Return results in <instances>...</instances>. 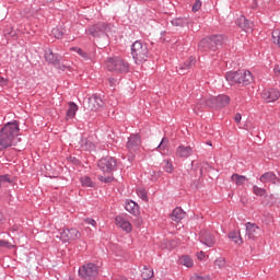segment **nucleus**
Wrapping results in <instances>:
<instances>
[{
    "mask_svg": "<svg viewBox=\"0 0 280 280\" xmlns=\"http://www.w3.org/2000/svg\"><path fill=\"white\" fill-rule=\"evenodd\" d=\"M164 170L167 172V174H172L174 172V164H172V161H165Z\"/></svg>",
    "mask_w": 280,
    "mask_h": 280,
    "instance_id": "39",
    "label": "nucleus"
},
{
    "mask_svg": "<svg viewBox=\"0 0 280 280\" xmlns=\"http://www.w3.org/2000/svg\"><path fill=\"white\" fill-rule=\"evenodd\" d=\"M199 241L201 244H205V246H208V248H213V246H215V236L207 230L200 231Z\"/></svg>",
    "mask_w": 280,
    "mask_h": 280,
    "instance_id": "11",
    "label": "nucleus"
},
{
    "mask_svg": "<svg viewBox=\"0 0 280 280\" xmlns=\"http://www.w3.org/2000/svg\"><path fill=\"white\" fill-rule=\"evenodd\" d=\"M80 183L82 187H95V182H93V179H91L89 176L81 177Z\"/></svg>",
    "mask_w": 280,
    "mask_h": 280,
    "instance_id": "33",
    "label": "nucleus"
},
{
    "mask_svg": "<svg viewBox=\"0 0 280 280\" xmlns=\"http://www.w3.org/2000/svg\"><path fill=\"white\" fill-rule=\"evenodd\" d=\"M161 176H163V172H161V171L155 172L156 180H159V178H161Z\"/></svg>",
    "mask_w": 280,
    "mask_h": 280,
    "instance_id": "54",
    "label": "nucleus"
},
{
    "mask_svg": "<svg viewBox=\"0 0 280 280\" xmlns=\"http://www.w3.org/2000/svg\"><path fill=\"white\" fill-rule=\"evenodd\" d=\"M231 180H234L235 185L237 187L244 185V183H246V180H248V177L247 176H244V175H240L237 173H234L232 176H231Z\"/></svg>",
    "mask_w": 280,
    "mask_h": 280,
    "instance_id": "25",
    "label": "nucleus"
},
{
    "mask_svg": "<svg viewBox=\"0 0 280 280\" xmlns=\"http://www.w3.org/2000/svg\"><path fill=\"white\" fill-rule=\"evenodd\" d=\"M45 60L46 62H49V65L58 67V65H60V60H62V57H60V55L58 54H54V50H51V48H47L45 50Z\"/></svg>",
    "mask_w": 280,
    "mask_h": 280,
    "instance_id": "14",
    "label": "nucleus"
},
{
    "mask_svg": "<svg viewBox=\"0 0 280 280\" xmlns=\"http://www.w3.org/2000/svg\"><path fill=\"white\" fill-rule=\"evenodd\" d=\"M108 84H109V86H115V84H117V79H115V78H109L108 79Z\"/></svg>",
    "mask_w": 280,
    "mask_h": 280,
    "instance_id": "49",
    "label": "nucleus"
},
{
    "mask_svg": "<svg viewBox=\"0 0 280 280\" xmlns=\"http://www.w3.org/2000/svg\"><path fill=\"white\" fill-rule=\"evenodd\" d=\"M48 3H51V1H54V0H46Z\"/></svg>",
    "mask_w": 280,
    "mask_h": 280,
    "instance_id": "60",
    "label": "nucleus"
},
{
    "mask_svg": "<svg viewBox=\"0 0 280 280\" xmlns=\"http://www.w3.org/2000/svg\"><path fill=\"white\" fill-rule=\"evenodd\" d=\"M5 218H3V213L0 211V224L4 222Z\"/></svg>",
    "mask_w": 280,
    "mask_h": 280,
    "instance_id": "55",
    "label": "nucleus"
},
{
    "mask_svg": "<svg viewBox=\"0 0 280 280\" xmlns=\"http://www.w3.org/2000/svg\"><path fill=\"white\" fill-rule=\"evenodd\" d=\"M51 34L52 36H55V38H62V36H65V34H67V30H65L62 26L60 27H55L51 30Z\"/></svg>",
    "mask_w": 280,
    "mask_h": 280,
    "instance_id": "31",
    "label": "nucleus"
},
{
    "mask_svg": "<svg viewBox=\"0 0 280 280\" xmlns=\"http://www.w3.org/2000/svg\"><path fill=\"white\" fill-rule=\"evenodd\" d=\"M55 67H57V69H59L60 71H67V69H70V67L67 65H60V61H59V65Z\"/></svg>",
    "mask_w": 280,
    "mask_h": 280,
    "instance_id": "46",
    "label": "nucleus"
},
{
    "mask_svg": "<svg viewBox=\"0 0 280 280\" xmlns=\"http://www.w3.org/2000/svg\"><path fill=\"white\" fill-rule=\"evenodd\" d=\"M208 143V145H211V142H207Z\"/></svg>",
    "mask_w": 280,
    "mask_h": 280,
    "instance_id": "61",
    "label": "nucleus"
},
{
    "mask_svg": "<svg viewBox=\"0 0 280 280\" xmlns=\"http://www.w3.org/2000/svg\"><path fill=\"white\" fill-rule=\"evenodd\" d=\"M276 75H280V70L276 71Z\"/></svg>",
    "mask_w": 280,
    "mask_h": 280,
    "instance_id": "59",
    "label": "nucleus"
},
{
    "mask_svg": "<svg viewBox=\"0 0 280 280\" xmlns=\"http://www.w3.org/2000/svg\"><path fill=\"white\" fill-rule=\"evenodd\" d=\"M8 84V79L0 77V86H5Z\"/></svg>",
    "mask_w": 280,
    "mask_h": 280,
    "instance_id": "52",
    "label": "nucleus"
},
{
    "mask_svg": "<svg viewBox=\"0 0 280 280\" xmlns=\"http://www.w3.org/2000/svg\"><path fill=\"white\" fill-rule=\"evenodd\" d=\"M126 148L129 152L128 161L132 163V161H135V152L141 148V136H139V133H131Z\"/></svg>",
    "mask_w": 280,
    "mask_h": 280,
    "instance_id": "8",
    "label": "nucleus"
},
{
    "mask_svg": "<svg viewBox=\"0 0 280 280\" xmlns=\"http://www.w3.org/2000/svg\"><path fill=\"white\" fill-rule=\"evenodd\" d=\"M225 80L231 86H235V84L248 86L253 82V73L248 70L229 71L225 74Z\"/></svg>",
    "mask_w": 280,
    "mask_h": 280,
    "instance_id": "3",
    "label": "nucleus"
},
{
    "mask_svg": "<svg viewBox=\"0 0 280 280\" xmlns=\"http://www.w3.org/2000/svg\"><path fill=\"white\" fill-rule=\"evenodd\" d=\"M100 275V268L93 262H89L79 268V277L82 280H95Z\"/></svg>",
    "mask_w": 280,
    "mask_h": 280,
    "instance_id": "7",
    "label": "nucleus"
},
{
    "mask_svg": "<svg viewBox=\"0 0 280 280\" xmlns=\"http://www.w3.org/2000/svg\"><path fill=\"white\" fill-rule=\"evenodd\" d=\"M71 49H72V51H77V54L79 56H81V58H83V60H91V55H89L86 51L82 50V48L73 47Z\"/></svg>",
    "mask_w": 280,
    "mask_h": 280,
    "instance_id": "35",
    "label": "nucleus"
},
{
    "mask_svg": "<svg viewBox=\"0 0 280 280\" xmlns=\"http://www.w3.org/2000/svg\"><path fill=\"white\" fill-rule=\"evenodd\" d=\"M118 280H128V278H126V277H120V278H118Z\"/></svg>",
    "mask_w": 280,
    "mask_h": 280,
    "instance_id": "58",
    "label": "nucleus"
},
{
    "mask_svg": "<svg viewBox=\"0 0 280 280\" xmlns=\"http://www.w3.org/2000/svg\"><path fill=\"white\" fill-rule=\"evenodd\" d=\"M171 23L174 25V27H185V25H189V20L185 18H176L171 21Z\"/></svg>",
    "mask_w": 280,
    "mask_h": 280,
    "instance_id": "27",
    "label": "nucleus"
},
{
    "mask_svg": "<svg viewBox=\"0 0 280 280\" xmlns=\"http://www.w3.org/2000/svg\"><path fill=\"white\" fill-rule=\"evenodd\" d=\"M131 56L136 65H143V62H147L148 58H150V49L148 48V44L141 40H136L131 45Z\"/></svg>",
    "mask_w": 280,
    "mask_h": 280,
    "instance_id": "4",
    "label": "nucleus"
},
{
    "mask_svg": "<svg viewBox=\"0 0 280 280\" xmlns=\"http://www.w3.org/2000/svg\"><path fill=\"white\" fill-rule=\"evenodd\" d=\"M107 71L112 73H128L130 71V63L121 57H110L105 62Z\"/></svg>",
    "mask_w": 280,
    "mask_h": 280,
    "instance_id": "5",
    "label": "nucleus"
},
{
    "mask_svg": "<svg viewBox=\"0 0 280 280\" xmlns=\"http://www.w3.org/2000/svg\"><path fill=\"white\" fill-rule=\"evenodd\" d=\"M197 258L202 261V259H205V252H200L197 254Z\"/></svg>",
    "mask_w": 280,
    "mask_h": 280,
    "instance_id": "53",
    "label": "nucleus"
},
{
    "mask_svg": "<svg viewBox=\"0 0 280 280\" xmlns=\"http://www.w3.org/2000/svg\"><path fill=\"white\" fill-rule=\"evenodd\" d=\"M116 225L125 231V233H131L132 232V224L125 220L121 215H118L115 218Z\"/></svg>",
    "mask_w": 280,
    "mask_h": 280,
    "instance_id": "18",
    "label": "nucleus"
},
{
    "mask_svg": "<svg viewBox=\"0 0 280 280\" xmlns=\"http://www.w3.org/2000/svg\"><path fill=\"white\" fill-rule=\"evenodd\" d=\"M261 97L268 103L277 102V100H279L280 97V92L277 89L264 90L261 93Z\"/></svg>",
    "mask_w": 280,
    "mask_h": 280,
    "instance_id": "15",
    "label": "nucleus"
},
{
    "mask_svg": "<svg viewBox=\"0 0 280 280\" xmlns=\"http://www.w3.org/2000/svg\"><path fill=\"white\" fill-rule=\"evenodd\" d=\"M253 194H255V196H266V189L264 188H259V186L255 185L253 186Z\"/></svg>",
    "mask_w": 280,
    "mask_h": 280,
    "instance_id": "38",
    "label": "nucleus"
},
{
    "mask_svg": "<svg viewBox=\"0 0 280 280\" xmlns=\"http://www.w3.org/2000/svg\"><path fill=\"white\" fill-rule=\"evenodd\" d=\"M4 36L5 38H14V36H16V31H14L12 27H9L4 31Z\"/></svg>",
    "mask_w": 280,
    "mask_h": 280,
    "instance_id": "40",
    "label": "nucleus"
},
{
    "mask_svg": "<svg viewBox=\"0 0 280 280\" xmlns=\"http://www.w3.org/2000/svg\"><path fill=\"white\" fill-rule=\"evenodd\" d=\"M175 154L179 159H189V156L194 154V150L191 149V147L180 144L179 147H177Z\"/></svg>",
    "mask_w": 280,
    "mask_h": 280,
    "instance_id": "17",
    "label": "nucleus"
},
{
    "mask_svg": "<svg viewBox=\"0 0 280 280\" xmlns=\"http://www.w3.org/2000/svg\"><path fill=\"white\" fill-rule=\"evenodd\" d=\"M80 237H82V234L73 228L59 230V235H57V238L63 242V244H67V242H75V240H80Z\"/></svg>",
    "mask_w": 280,
    "mask_h": 280,
    "instance_id": "10",
    "label": "nucleus"
},
{
    "mask_svg": "<svg viewBox=\"0 0 280 280\" xmlns=\"http://www.w3.org/2000/svg\"><path fill=\"white\" fill-rule=\"evenodd\" d=\"M201 104L203 103L205 106H207L208 108H218V105L215 103V97H209V98H202Z\"/></svg>",
    "mask_w": 280,
    "mask_h": 280,
    "instance_id": "32",
    "label": "nucleus"
},
{
    "mask_svg": "<svg viewBox=\"0 0 280 280\" xmlns=\"http://www.w3.org/2000/svg\"><path fill=\"white\" fill-rule=\"evenodd\" d=\"M5 183H12V179H10V175L5 174V175H0V188L3 187V185H5Z\"/></svg>",
    "mask_w": 280,
    "mask_h": 280,
    "instance_id": "41",
    "label": "nucleus"
},
{
    "mask_svg": "<svg viewBox=\"0 0 280 280\" xmlns=\"http://www.w3.org/2000/svg\"><path fill=\"white\" fill-rule=\"evenodd\" d=\"M79 145L81 148V150H93V143L91 142V140H88L84 137H81V140L79 141Z\"/></svg>",
    "mask_w": 280,
    "mask_h": 280,
    "instance_id": "28",
    "label": "nucleus"
},
{
    "mask_svg": "<svg viewBox=\"0 0 280 280\" xmlns=\"http://www.w3.org/2000/svg\"><path fill=\"white\" fill-rule=\"evenodd\" d=\"M236 25L243 30V32H253V22H250L246 16L241 15L236 20Z\"/></svg>",
    "mask_w": 280,
    "mask_h": 280,
    "instance_id": "19",
    "label": "nucleus"
},
{
    "mask_svg": "<svg viewBox=\"0 0 280 280\" xmlns=\"http://www.w3.org/2000/svg\"><path fill=\"white\" fill-rule=\"evenodd\" d=\"M89 106L91 108V110H100V108H104V100H102V96H100L98 94H93L90 98H89Z\"/></svg>",
    "mask_w": 280,
    "mask_h": 280,
    "instance_id": "16",
    "label": "nucleus"
},
{
    "mask_svg": "<svg viewBox=\"0 0 280 280\" xmlns=\"http://www.w3.org/2000/svg\"><path fill=\"white\" fill-rule=\"evenodd\" d=\"M98 180H101V183H113V180H115V176L109 175V176H104V175H97Z\"/></svg>",
    "mask_w": 280,
    "mask_h": 280,
    "instance_id": "37",
    "label": "nucleus"
},
{
    "mask_svg": "<svg viewBox=\"0 0 280 280\" xmlns=\"http://www.w3.org/2000/svg\"><path fill=\"white\" fill-rule=\"evenodd\" d=\"M97 167L103 174H113V172H117V159L113 156L102 158L97 162Z\"/></svg>",
    "mask_w": 280,
    "mask_h": 280,
    "instance_id": "9",
    "label": "nucleus"
},
{
    "mask_svg": "<svg viewBox=\"0 0 280 280\" xmlns=\"http://www.w3.org/2000/svg\"><path fill=\"white\" fill-rule=\"evenodd\" d=\"M245 226H246L245 237L253 241L257 240L259 236V233H261V229L258 228L257 224L250 223V222H247Z\"/></svg>",
    "mask_w": 280,
    "mask_h": 280,
    "instance_id": "12",
    "label": "nucleus"
},
{
    "mask_svg": "<svg viewBox=\"0 0 280 280\" xmlns=\"http://www.w3.org/2000/svg\"><path fill=\"white\" fill-rule=\"evenodd\" d=\"M179 261H180L182 266H186V268L194 267V260L189 256H182L179 258Z\"/></svg>",
    "mask_w": 280,
    "mask_h": 280,
    "instance_id": "34",
    "label": "nucleus"
},
{
    "mask_svg": "<svg viewBox=\"0 0 280 280\" xmlns=\"http://www.w3.org/2000/svg\"><path fill=\"white\" fill-rule=\"evenodd\" d=\"M226 264V260H224V258H219L215 260V265L219 266V268H224Z\"/></svg>",
    "mask_w": 280,
    "mask_h": 280,
    "instance_id": "44",
    "label": "nucleus"
},
{
    "mask_svg": "<svg viewBox=\"0 0 280 280\" xmlns=\"http://www.w3.org/2000/svg\"><path fill=\"white\" fill-rule=\"evenodd\" d=\"M12 243L8 241L0 240V248H12Z\"/></svg>",
    "mask_w": 280,
    "mask_h": 280,
    "instance_id": "43",
    "label": "nucleus"
},
{
    "mask_svg": "<svg viewBox=\"0 0 280 280\" xmlns=\"http://www.w3.org/2000/svg\"><path fill=\"white\" fill-rule=\"evenodd\" d=\"M149 174L151 176V180L156 182V172L155 171H150Z\"/></svg>",
    "mask_w": 280,
    "mask_h": 280,
    "instance_id": "51",
    "label": "nucleus"
},
{
    "mask_svg": "<svg viewBox=\"0 0 280 280\" xmlns=\"http://www.w3.org/2000/svg\"><path fill=\"white\" fill-rule=\"evenodd\" d=\"M185 215L187 213L182 208H175L171 214V219L173 222H180V220H185Z\"/></svg>",
    "mask_w": 280,
    "mask_h": 280,
    "instance_id": "21",
    "label": "nucleus"
},
{
    "mask_svg": "<svg viewBox=\"0 0 280 280\" xmlns=\"http://www.w3.org/2000/svg\"><path fill=\"white\" fill-rule=\"evenodd\" d=\"M259 180L260 183H275L277 180V175L272 172H267L260 176Z\"/></svg>",
    "mask_w": 280,
    "mask_h": 280,
    "instance_id": "24",
    "label": "nucleus"
},
{
    "mask_svg": "<svg viewBox=\"0 0 280 280\" xmlns=\"http://www.w3.org/2000/svg\"><path fill=\"white\" fill-rule=\"evenodd\" d=\"M214 102L217 103V108H224L231 104V97L229 95H219L215 97Z\"/></svg>",
    "mask_w": 280,
    "mask_h": 280,
    "instance_id": "22",
    "label": "nucleus"
},
{
    "mask_svg": "<svg viewBox=\"0 0 280 280\" xmlns=\"http://www.w3.org/2000/svg\"><path fill=\"white\" fill-rule=\"evenodd\" d=\"M70 163H73V165H80V160L75 156H70L69 158Z\"/></svg>",
    "mask_w": 280,
    "mask_h": 280,
    "instance_id": "47",
    "label": "nucleus"
},
{
    "mask_svg": "<svg viewBox=\"0 0 280 280\" xmlns=\"http://www.w3.org/2000/svg\"><path fill=\"white\" fill-rule=\"evenodd\" d=\"M168 148H170V139H167V137H164L159 143L156 150H159L162 154H167Z\"/></svg>",
    "mask_w": 280,
    "mask_h": 280,
    "instance_id": "23",
    "label": "nucleus"
},
{
    "mask_svg": "<svg viewBox=\"0 0 280 280\" xmlns=\"http://www.w3.org/2000/svg\"><path fill=\"white\" fill-rule=\"evenodd\" d=\"M202 8V2L200 0H196L192 4V12H198Z\"/></svg>",
    "mask_w": 280,
    "mask_h": 280,
    "instance_id": "42",
    "label": "nucleus"
},
{
    "mask_svg": "<svg viewBox=\"0 0 280 280\" xmlns=\"http://www.w3.org/2000/svg\"><path fill=\"white\" fill-rule=\"evenodd\" d=\"M234 121H236L237 124H241V121H242V114H240V113L235 114Z\"/></svg>",
    "mask_w": 280,
    "mask_h": 280,
    "instance_id": "50",
    "label": "nucleus"
},
{
    "mask_svg": "<svg viewBox=\"0 0 280 280\" xmlns=\"http://www.w3.org/2000/svg\"><path fill=\"white\" fill-rule=\"evenodd\" d=\"M271 40L273 43V45H277L278 47H280V31L276 30L271 33Z\"/></svg>",
    "mask_w": 280,
    "mask_h": 280,
    "instance_id": "36",
    "label": "nucleus"
},
{
    "mask_svg": "<svg viewBox=\"0 0 280 280\" xmlns=\"http://www.w3.org/2000/svg\"><path fill=\"white\" fill-rule=\"evenodd\" d=\"M196 67V59L194 57H189L184 63L179 65L177 68V72L179 75H185L189 73L190 69Z\"/></svg>",
    "mask_w": 280,
    "mask_h": 280,
    "instance_id": "13",
    "label": "nucleus"
},
{
    "mask_svg": "<svg viewBox=\"0 0 280 280\" xmlns=\"http://www.w3.org/2000/svg\"><path fill=\"white\" fill-rule=\"evenodd\" d=\"M198 280H207L205 277L198 276Z\"/></svg>",
    "mask_w": 280,
    "mask_h": 280,
    "instance_id": "57",
    "label": "nucleus"
},
{
    "mask_svg": "<svg viewBox=\"0 0 280 280\" xmlns=\"http://www.w3.org/2000/svg\"><path fill=\"white\" fill-rule=\"evenodd\" d=\"M69 108L67 110V118L68 119H73V117H75V114L78 113V105L73 102H70L68 104Z\"/></svg>",
    "mask_w": 280,
    "mask_h": 280,
    "instance_id": "26",
    "label": "nucleus"
},
{
    "mask_svg": "<svg viewBox=\"0 0 280 280\" xmlns=\"http://www.w3.org/2000/svg\"><path fill=\"white\" fill-rule=\"evenodd\" d=\"M125 209L128 213H131V215H139V205L132 200L125 202Z\"/></svg>",
    "mask_w": 280,
    "mask_h": 280,
    "instance_id": "20",
    "label": "nucleus"
},
{
    "mask_svg": "<svg viewBox=\"0 0 280 280\" xmlns=\"http://www.w3.org/2000/svg\"><path fill=\"white\" fill-rule=\"evenodd\" d=\"M200 174H202V168H200Z\"/></svg>",
    "mask_w": 280,
    "mask_h": 280,
    "instance_id": "62",
    "label": "nucleus"
},
{
    "mask_svg": "<svg viewBox=\"0 0 280 280\" xmlns=\"http://www.w3.org/2000/svg\"><path fill=\"white\" fill-rule=\"evenodd\" d=\"M190 280H198V276H192Z\"/></svg>",
    "mask_w": 280,
    "mask_h": 280,
    "instance_id": "56",
    "label": "nucleus"
},
{
    "mask_svg": "<svg viewBox=\"0 0 280 280\" xmlns=\"http://www.w3.org/2000/svg\"><path fill=\"white\" fill-rule=\"evenodd\" d=\"M138 196H140L142 200H148V192H145V190H139Z\"/></svg>",
    "mask_w": 280,
    "mask_h": 280,
    "instance_id": "45",
    "label": "nucleus"
},
{
    "mask_svg": "<svg viewBox=\"0 0 280 280\" xmlns=\"http://www.w3.org/2000/svg\"><path fill=\"white\" fill-rule=\"evenodd\" d=\"M19 121L13 120L11 122H7L0 129V150H8V148H12L14 143V139L19 136Z\"/></svg>",
    "mask_w": 280,
    "mask_h": 280,
    "instance_id": "1",
    "label": "nucleus"
},
{
    "mask_svg": "<svg viewBox=\"0 0 280 280\" xmlns=\"http://www.w3.org/2000/svg\"><path fill=\"white\" fill-rule=\"evenodd\" d=\"M88 32L91 34V36H93V38H105V40H108V32H110V26L106 22H98L90 26Z\"/></svg>",
    "mask_w": 280,
    "mask_h": 280,
    "instance_id": "6",
    "label": "nucleus"
},
{
    "mask_svg": "<svg viewBox=\"0 0 280 280\" xmlns=\"http://www.w3.org/2000/svg\"><path fill=\"white\" fill-rule=\"evenodd\" d=\"M85 223L91 224V226H95L97 224L95 219H91V218L85 219Z\"/></svg>",
    "mask_w": 280,
    "mask_h": 280,
    "instance_id": "48",
    "label": "nucleus"
},
{
    "mask_svg": "<svg viewBox=\"0 0 280 280\" xmlns=\"http://www.w3.org/2000/svg\"><path fill=\"white\" fill-rule=\"evenodd\" d=\"M152 277H154V270L148 268V266H144L141 272V278L143 280H149L152 279Z\"/></svg>",
    "mask_w": 280,
    "mask_h": 280,
    "instance_id": "30",
    "label": "nucleus"
},
{
    "mask_svg": "<svg viewBox=\"0 0 280 280\" xmlns=\"http://www.w3.org/2000/svg\"><path fill=\"white\" fill-rule=\"evenodd\" d=\"M229 238L232 240L235 244H244V241L242 240V235L240 234V232H230Z\"/></svg>",
    "mask_w": 280,
    "mask_h": 280,
    "instance_id": "29",
    "label": "nucleus"
},
{
    "mask_svg": "<svg viewBox=\"0 0 280 280\" xmlns=\"http://www.w3.org/2000/svg\"><path fill=\"white\" fill-rule=\"evenodd\" d=\"M226 37L224 35H210L203 37L198 44V51L200 54H209V51H218L219 47L224 45Z\"/></svg>",
    "mask_w": 280,
    "mask_h": 280,
    "instance_id": "2",
    "label": "nucleus"
}]
</instances>
